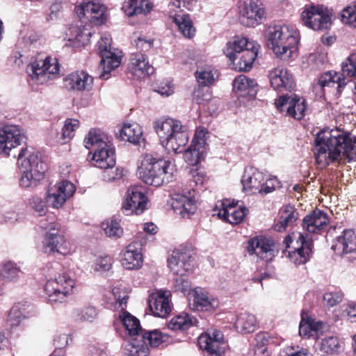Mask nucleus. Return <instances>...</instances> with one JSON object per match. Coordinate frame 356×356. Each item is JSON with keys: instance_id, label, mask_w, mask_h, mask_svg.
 <instances>
[{"instance_id": "obj_21", "label": "nucleus", "mask_w": 356, "mask_h": 356, "mask_svg": "<svg viewBox=\"0 0 356 356\" xmlns=\"http://www.w3.org/2000/svg\"><path fill=\"white\" fill-rule=\"evenodd\" d=\"M172 207L175 212L183 218H189L197 211V201L194 191L187 194L176 193L172 198Z\"/></svg>"}, {"instance_id": "obj_57", "label": "nucleus", "mask_w": 356, "mask_h": 356, "mask_svg": "<svg viewBox=\"0 0 356 356\" xmlns=\"http://www.w3.org/2000/svg\"><path fill=\"white\" fill-rule=\"evenodd\" d=\"M259 88L256 80L246 78V104L249 102H256V96Z\"/></svg>"}, {"instance_id": "obj_6", "label": "nucleus", "mask_w": 356, "mask_h": 356, "mask_svg": "<svg viewBox=\"0 0 356 356\" xmlns=\"http://www.w3.org/2000/svg\"><path fill=\"white\" fill-rule=\"evenodd\" d=\"M288 251V257L295 265L304 264L309 259L312 252V241L307 234L300 232L293 233L284 239Z\"/></svg>"}, {"instance_id": "obj_15", "label": "nucleus", "mask_w": 356, "mask_h": 356, "mask_svg": "<svg viewBox=\"0 0 356 356\" xmlns=\"http://www.w3.org/2000/svg\"><path fill=\"white\" fill-rule=\"evenodd\" d=\"M147 206V197L140 186H131L127 190L122 210L126 215L142 213Z\"/></svg>"}, {"instance_id": "obj_44", "label": "nucleus", "mask_w": 356, "mask_h": 356, "mask_svg": "<svg viewBox=\"0 0 356 356\" xmlns=\"http://www.w3.org/2000/svg\"><path fill=\"white\" fill-rule=\"evenodd\" d=\"M195 320L188 314L183 313L174 316L168 323V327L174 331L187 330L193 325Z\"/></svg>"}, {"instance_id": "obj_50", "label": "nucleus", "mask_w": 356, "mask_h": 356, "mask_svg": "<svg viewBox=\"0 0 356 356\" xmlns=\"http://www.w3.org/2000/svg\"><path fill=\"white\" fill-rule=\"evenodd\" d=\"M102 227L106 235L110 238H118L122 236L123 229L119 222L115 220H109L104 222Z\"/></svg>"}, {"instance_id": "obj_34", "label": "nucleus", "mask_w": 356, "mask_h": 356, "mask_svg": "<svg viewBox=\"0 0 356 356\" xmlns=\"http://www.w3.org/2000/svg\"><path fill=\"white\" fill-rule=\"evenodd\" d=\"M149 305L154 315L161 318H165L171 310L168 297L165 292H158L151 296Z\"/></svg>"}, {"instance_id": "obj_42", "label": "nucleus", "mask_w": 356, "mask_h": 356, "mask_svg": "<svg viewBox=\"0 0 356 356\" xmlns=\"http://www.w3.org/2000/svg\"><path fill=\"white\" fill-rule=\"evenodd\" d=\"M148 350L145 342L140 337H136L125 345L124 356H147Z\"/></svg>"}, {"instance_id": "obj_2", "label": "nucleus", "mask_w": 356, "mask_h": 356, "mask_svg": "<svg viewBox=\"0 0 356 356\" xmlns=\"http://www.w3.org/2000/svg\"><path fill=\"white\" fill-rule=\"evenodd\" d=\"M153 129L161 145L175 154L184 152V159L190 165H195L204 159L205 152L191 145L185 149L189 140V133L182 123L173 118H160L153 123Z\"/></svg>"}, {"instance_id": "obj_55", "label": "nucleus", "mask_w": 356, "mask_h": 356, "mask_svg": "<svg viewBox=\"0 0 356 356\" xmlns=\"http://www.w3.org/2000/svg\"><path fill=\"white\" fill-rule=\"evenodd\" d=\"M196 79L202 86H209L213 83L214 74L210 67L201 68L196 72Z\"/></svg>"}, {"instance_id": "obj_31", "label": "nucleus", "mask_w": 356, "mask_h": 356, "mask_svg": "<svg viewBox=\"0 0 356 356\" xmlns=\"http://www.w3.org/2000/svg\"><path fill=\"white\" fill-rule=\"evenodd\" d=\"M129 70L137 78H143L153 74L154 67L149 64L145 56L140 53L132 54Z\"/></svg>"}, {"instance_id": "obj_33", "label": "nucleus", "mask_w": 356, "mask_h": 356, "mask_svg": "<svg viewBox=\"0 0 356 356\" xmlns=\"http://www.w3.org/2000/svg\"><path fill=\"white\" fill-rule=\"evenodd\" d=\"M332 249L338 254H344L356 250V234L352 229L344 230L343 234L338 236Z\"/></svg>"}, {"instance_id": "obj_22", "label": "nucleus", "mask_w": 356, "mask_h": 356, "mask_svg": "<svg viewBox=\"0 0 356 356\" xmlns=\"http://www.w3.org/2000/svg\"><path fill=\"white\" fill-rule=\"evenodd\" d=\"M245 48V39L241 38L229 42L224 51L225 54L231 61L230 65L236 71L245 70V60H243Z\"/></svg>"}, {"instance_id": "obj_18", "label": "nucleus", "mask_w": 356, "mask_h": 356, "mask_svg": "<svg viewBox=\"0 0 356 356\" xmlns=\"http://www.w3.org/2000/svg\"><path fill=\"white\" fill-rule=\"evenodd\" d=\"M74 11L82 22H88L95 26L103 24L106 19V8L99 3L84 2L76 6Z\"/></svg>"}, {"instance_id": "obj_30", "label": "nucleus", "mask_w": 356, "mask_h": 356, "mask_svg": "<svg viewBox=\"0 0 356 356\" xmlns=\"http://www.w3.org/2000/svg\"><path fill=\"white\" fill-rule=\"evenodd\" d=\"M93 165L102 169H108L115 165V150L111 144L95 150L92 156Z\"/></svg>"}, {"instance_id": "obj_45", "label": "nucleus", "mask_w": 356, "mask_h": 356, "mask_svg": "<svg viewBox=\"0 0 356 356\" xmlns=\"http://www.w3.org/2000/svg\"><path fill=\"white\" fill-rule=\"evenodd\" d=\"M140 338L145 343L148 342L152 347H158L163 343L167 341L169 336L167 334H163L158 330L152 331H145L143 330Z\"/></svg>"}, {"instance_id": "obj_37", "label": "nucleus", "mask_w": 356, "mask_h": 356, "mask_svg": "<svg viewBox=\"0 0 356 356\" xmlns=\"http://www.w3.org/2000/svg\"><path fill=\"white\" fill-rule=\"evenodd\" d=\"M152 5L149 0H128L123 4L122 9L127 16L140 14L146 15L150 12Z\"/></svg>"}, {"instance_id": "obj_23", "label": "nucleus", "mask_w": 356, "mask_h": 356, "mask_svg": "<svg viewBox=\"0 0 356 356\" xmlns=\"http://www.w3.org/2000/svg\"><path fill=\"white\" fill-rule=\"evenodd\" d=\"M64 86L68 90L90 91L92 88L93 78L84 71L74 72L65 78Z\"/></svg>"}, {"instance_id": "obj_28", "label": "nucleus", "mask_w": 356, "mask_h": 356, "mask_svg": "<svg viewBox=\"0 0 356 356\" xmlns=\"http://www.w3.org/2000/svg\"><path fill=\"white\" fill-rule=\"evenodd\" d=\"M328 224L327 214L320 209H315L307 214L302 220V228L309 233H317Z\"/></svg>"}, {"instance_id": "obj_61", "label": "nucleus", "mask_w": 356, "mask_h": 356, "mask_svg": "<svg viewBox=\"0 0 356 356\" xmlns=\"http://www.w3.org/2000/svg\"><path fill=\"white\" fill-rule=\"evenodd\" d=\"M79 316L81 321L92 322L97 318V312L94 307H86L80 310Z\"/></svg>"}, {"instance_id": "obj_16", "label": "nucleus", "mask_w": 356, "mask_h": 356, "mask_svg": "<svg viewBox=\"0 0 356 356\" xmlns=\"http://www.w3.org/2000/svg\"><path fill=\"white\" fill-rule=\"evenodd\" d=\"M237 203L234 200L229 199L218 201L213 209V216H217L220 219L232 225L242 222L245 218V208L237 207Z\"/></svg>"}, {"instance_id": "obj_26", "label": "nucleus", "mask_w": 356, "mask_h": 356, "mask_svg": "<svg viewBox=\"0 0 356 356\" xmlns=\"http://www.w3.org/2000/svg\"><path fill=\"white\" fill-rule=\"evenodd\" d=\"M138 243H131L121 254V264L128 270L138 269L143 264L141 249Z\"/></svg>"}, {"instance_id": "obj_39", "label": "nucleus", "mask_w": 356, "mask_h": 356, "mask_svg": "<svg viewBox=\"0 0 356 356\" xmlns=\"http://www.w3.org/2000/svg\"><path fill=\"white\" fill-rule=\"evenodd\" d=\"M120 322L122 323L127 334L130 337H140L143 330L142 329L139 320L131 315L130 313L122 311L119 316Z\"/></svg>"}, {"instance_id": "obj_58", "label": "nucleus", "mask_w": 356, "mask_h": 356, "mask_svg": "<svg viewBox=\"0 0 356 356\" xmlns=\"http://www.w3.org/2000/svg\"><path fill=\"white\" fill-rule=\"evenodd\" d=\"M25 316L19 310L17 306H14L11 308L8 316V322L11 327L19 326L21 323L24 320Z\"/></svg>"}, {"instance_id": "obj_38", "label": "nucleus", "mask_w": 356, "mask_h": 356, "mask_svg": "<svg viewBox=\"0 0 356 356\" xmlns=\"http://www.w3.org/2000/svg\"><path fill=\"white\" fill-rule=\"evenodd\" d=\"M83 23L81 21L80 24H76L70 27L67 33L69 41L77 42L79 45H86L89 42L92 33L86 28V25L82 24Z\"/></svg>"}, {"instance_id": "obj_17", "label": "nucleus", "mask_w": 356, "mask_h": 356, "mask_svg": "<svg viewBox=\"0 0 356 356\" xmlns=\"http://www.w3.org/2000/svg\"><path fill=\"white\" fill-rule=\"evenodd\" d=\"M248 250L260 259L268 261L278 253V246L272 238L260 235L248 241Z\"/></svg>"}, {"instance_id": "obj_13", "label": "nucleus", "mask_w": 356, "mask_h": 356, "mask_svg": "<svg viewBox=\"0 0 356 356\" xmlns=\"http://www.w3.org/2000/svg\"><path fill=\"white\" fill-rule=\"evenodd\" d=\"M275 106L280 113L297 120L305 117L307 108L305 100L296 95L280 96L275 100Z\"/></svg>"}, {"instance_id": "obj_62", "label": "nucleus", "mask_w": 356, "mask_h": 356, "mask_svg": "<svg viewBox=\"0 0 356 356\" xmlns=\"http://www.w3.org/2000/svg\"><path fill=\"white\" fill-rule=\"evenodd\" d=\"M154 90L162 96L169 97L174 93V86L170 81H162Z\"/></svg>"}, {"instance_id": "obj_40", "label": "nucleus", "mask_w": 356, "mask_h": 356, "mask_svg": "<svg viewBox=\"0 0 356 356\" xmlns=\"http://www.w3.org/2000/svg\"><path fill=\"white\" fill-rule=\"evenodd\" d=\"M172 19L184 36L191 38L195 35L196 30L188 15H175L172 16Z\"/></svg>"}, {"instance_id": "obj_35", "label": "nucleus", "mask_w": 356, "mask_h": 356, "mask_svg": "<svg viewBox=\"0 0 356 356\" xmlns=\"http://www.w3.org/2000/svg\"><path fill=\"white\" fill-rule=\"evenodd\" d=\"M280 218L274 225V230L282 232L289 226H292L298 220L299 214L297 210L291 205L284 206L280 211Z\"/></svg>"}, {"instance_id": "obj_3", "label": "nucleus", "mask_w": 356, "mask_h": 356, "mask_svg": "<svg viewBox=\"0 0 356 356\" xmlns=\"http://www.w3.org/2000/svg\"><path fill=\"white\" fill-rule=\"evenodd\" d=\"M267 46L277 57L289 60L297 55L299 33L291 25L279 24L268 28Z\"/></svg>"}, {"instance_id": "obj_8", "label": "nucleus", "mask_w": 356, "mask_h": 356, "mask_svg": "<svg viewBox=\"0 0 356 356\" xmlns=\"http://www.w3.org/2000/svg\"><path fill=\"white\" fill-rule=\"evenodd\" d=\"M97 46L102 58L99 63L102 72L99 77L106 80L110 76V72L120 66L122 59L120 52L111 47L110 35L102 36L98 41Z\"/></svg>"}, {"instance_id": "obj_49", "label": "nucleus", "mask_w": 356, "mask_h": 356, "mask_svg": "<svg viewBox=\"0 0 356 356\" xmlns=\"http://www.w3.org/2000/svg\"><path fill=\"white\" fill-rule=\"evenodd\" d=\"M209 137V132L204 127H199L196 129L191 145L206 152L207 140Z\"/></svg>"}, {"instance_id": "obj_14", "label": "nucleus", "mask_w": 356, "mask_h": 356, "mask_svg": "<svg viewBox=\"0 0 356 356\" xmlns=\"http://www.w3.org/2000/svg\"><path fill=\"white\" fill-rule=\"evenodd\" d=\"M23 129L18 125L8 124L0 127V154L10 156L11 151L25 141Z\"/></svg>"}, {"instance_id": "obj_60", "label": "nucleus", "mask_w": 356, "mask_h": 356, "mask_svg": "<svg viewBox=\"0 0 356 356\" xmlns=\"http://www.w3.org/2000/svg\"><path fill=\"white\" fill-rule=\"evenodd\" d=\"M29 205L38 216H43L46 213V204L41 197H31L29 200Z\"/></svg>"}, {"instance_id": "obj_29", "label": "nucleus", "mask_w": 356, "mask_h": 356, "mask_svg": "<svg viewBox=\"0 0 356 356\" xmlns=\"http://www.w3.org/2000/svg\"><path fill=\"white\" fill-rule=\"evenodd\" d=\"M266 19V10L261 0H250L246 5V27H255Z\"/></svg>"}, {"instance_id": "obj_36", "label": "nucleus", "mask_w": 356, "mask_h": 356, "mask_svg": "<svg viewBox=\"0 0 356 356\" xmlns=\"http://www.w3.org/2000/svg\"><path fill=\"white\" fill-rule=\"evenodd\" d=\"M121 140L132 144H138L142 138V127L137 123H124L119 131Z\"/></svg>"}, {"instance_id": "obj_63", "label": "nucleus", "mask_w": 356, "mask_h": 356, "mask_svg": "<svg viewBox=\"0 0 356 356\" xmlns=\"http://www.w3.org/2000/svg\"><path fill=\"white\" fill-rule=\"evenodd\" d=\"M174 287L176 291L186 293L191 289V283L185 275L179 276L175 280Z\"/></svg>"}, {"instance_id": "obj_51", "label": "nucleus", "mask_w": 356, "mask_h": 356, "mask_svg": "<svg viewBox=\"0 0 356 356\" xmlns=\"http://www.w3.org/2000/svg\"><path fill=\"white\" fill-rule=\"evenodd\" d=\"M245 76L241 74L233 82V92L241 106L245 101Z\"/></svg>"}, {"instance_id": "obj_20", "label": "nucleus", "mask_w": 356, "mask_h": 356, "mask_svg": "<svg viewBox=\"0 0 356 356\" xmlns=\"http://www.w3.org/2000/svg\"><path fill=\"white\" fill-rule=\"evenodd\" d=\"M198 344L204 351L205 356H220L223 344V335L216 330L202 334L198 338Z\"/></svg>"}, {"instance_id": "obj_7", "label": "nucleus", "mask_w": 356, "mask_h": 356, "mask_svg": "<svg viewBox=\"0 0 356 356\" xmlns=\"http://www.w3.org/2000/svg\"><path fill=\"white\" fill-rule=\"evenodd\" d=\"M26 72L33 81L43 84L58 76L60 64L56 58L46 57L31 62L27 65Z\"/></svg>"}, {"instance_id": "obj_11", "label": "nucleus", "mask_w": 356, "mask_h": 356, "mask_svg": "<svg viewBox=\"0 0 356 356\" xmlns=\"http://www.w3.org/2000/svg\"><path fill=\"white\" fill-rule=\"evenodd\" d=\"M250 174L246 179V192L264 195L272 193L276 188L280 186V183L276 177L267 179L265 175L253 168H250Z\"/></svg>"}, {"instance_id": "obj_64", "label": "nucleus", "mask_w": 356, "mask_h": 356, "mask_svg": "<svg viewBox=\"0 0 356 356\" xmlns=\"http://www.w3.org/2000/svg\"><path fill=\"white\" fill-rule=\"evenodd\" d=\"M280 356H312V354L307 349L296 350L293 347H286L280 352Z\"/></svg>"}, {"instance_id": "obj_19", "label": "nucleus", "mask_w": 356, "mask_h": 356, "mask_svg": "<svg viewBox=\"0 0 356 356\" xmlns=\"http://www.w3.org/2000/svg\"><path fill=\"white\" fill-rule=\"evenodd\" d=\"M76 191V187L72 182L63 180L51 187L47 193V203L52 207L59 209L72 197Z\"/></svg>"}, {"instance_id": "obj_27", "label": "nucleus", "mask_w": 356, "mask_h": 356, "mask_svg": "<svg viewBox=\"0 0 356 356\" xmlns=\"http://www.w3.org/2000/svg\"><path fill=\"white\" fill-rule=\"evenodd\" d=\"M218 300L204 289L197 287L193 290L192 309L197 311H211L218 307Z\"/></svg>"}, {"instance_id": "obj_46", "label": "nucleus", "mask_w": 356, "mask_h": 356, "mask_svg": "<svg viewBox=\"0 0 356 356\" xmlns=\"http://www.w3.org/2000/svg\"><path fill=\"white\" fill-rule=\"evenodd\" d=\"M341 345L337 337H329L321 340L319 350L323 354H334L339 352Z\"/></svg>"}, {"instance_id": "obj_1", "label": "nucleus", "mask_w": 356, "mask_h": 356, "mask_svg": "<svg viewBox=\"0 0 356 356\" xmlns=\"http://www.w3.org/2000/svg\"><path fill=\"white\" fill-rule=\"evenodd\" d=\"M315 143L316 160L322 168L333 161H350L356 155V137L339 129L321 131Z\"/></svg>"}, {"instance_id": "obj_10", "label": "nucleus", "mask_w": 356, "mask_h": 356, "mask_svg": "<svg viewBox=\"0 0 356 356\" xmlns=\"http://www.w3.org/2000/svg\"><path fill=\"white\" fill-rule=\"evenodd\" d=\"M75 285V280L63 273L54 280H48L44 290L49 302H63L74 292Z\"/></svg>"}, {"instance_id": "obj_24", "label": "nucleus", "mask_w": 356, "mask_h": 356, "mask_svg": "<svg viewBox=\"0 0 356 356\" xmlns=\"http://www.w3.org/2000/svg\"><path fill=\"white\" fill-rule=\"evenodd\" d=\"M191 256L189 252L175 250L168 259V266L173 274L184 276L192 270Z\"/></svg>"}, {"instance_id": "obj_53", "label": "nucleus", "mask_w": 356, "mask_h": 356, "mask_svg": "<svg viewBox=\"0 0 356 356\" xmlns=\"http://www.w3.org/2000/svg\"><path fill=\"white\" fill-rule=\"evenodd\" d=\"M341 20L343 23L356 28V2L353 6H348L342 10Z\"/></svg>"}, {"instance_id": "obj_41", "label": "nucleus", "mask_w": 356, "mask_h": 356, "mask_svg": "<svg viewBox=\"0 0 356 356\" xmlns=\"http://www.w3.org/2000/svg\"><path fill=\"white\" fill-rule=\"evenodd\" d=\"M108 138L101 131L93 129L90 130L84 139V145L87 149H99L108 144Z\"/></svg>"}, {"instance_id": "obj_47", "label": "nucleus", "mask_w": 356, "mask_h": 356, "mask_svg": "<svg viewBox=\"0 0 356 356\" xmlns=\"http://www.w3.org/2000/svg\"><path fill=\"white\" fill-rule=\"evenodd\" d=\"M112 294L115 300V307L122 311L127 308L129 298L128 291L122 284H118L112 289Z\"/></svg>"}, {"instance_id": "obj_54", "label": "nucleus", "mask_w": 356, "mask_h": 356, "mask_svg": "<svg viewBox=\"0 0 356 356\" xmlns=\"http://www.w3.org/2000/svg\"><path fill=\"white\" fill-rule=\"evenodd\" d=\"M343 299V294L341 291L327 292L323 297V305L327 308L333 307L339 305L342 302Z\"/></svg>"}, {"instance_id": "obj_59", "label": "nucleus", "mask_w": 356, "mask_h": 356, "mask_svg": "<svg viewBox=\"0 0 356 356\" xmlns=\"http://www.w3.org/2000/svg\"><path fill=\"white\" fill-rule=\"evenodd\" d=\"M341 316L351 322L356 321V303L351 302L341 307Z\"/></svg>"}, {"instance_id": "obj_12", "label": "nucleus", "mask_w": 356, "mask_h": 356, "mask_svg": "<svg viewBox=\"0 0 356 356\" xmlns=\"http://www.w3.org/2000/svg\"><path fill=\"white\" fill-rule=\"evenodd\" d=\"M301 18L304 24L314 30L328 29L332 24L330 12L323 6H310L305 9Z\"/></svg>"}, {"instance_id": "obj_5", "label": "nucleus", "mask_w": 356, "mask_h": 356, "mask_svg": "<svg viewBox=\"0 0 356 356\" xmlns=\"http://www.w3.org/2000/svg\"><path fill=\"white\" fill-rule=\"evenodd\" d=\"M17 163L22 173L19 184L24 188H33L44 179L46 164L38 154L28 149H22L17 156Z\"/></svg>"}, {"instance_id": "obj_43", "label": "nucleus", "mask_w": 356, "mask_h": 356, "mask_svg": "<svg viewBox=\"0 0 356 356\" xmlns=\"http://www.w3.org/2000/svg\"><path fill=\"white\" fill-rule=\"evenodd\" d=\"M270 336L267 332H259L252 339L251 344L254 347V356H269L267 346Z\"/></svg>"}, {"instance_id": "obj_52", "label": "nucleus", "mask_w": 356, "mask_h": 356, "mask_svg": "<svg viewBox=\"0 0 356 356\" xmlns=\"http://www.w3.org/2000/svg\"><path fill=\"white\" fill-rule=\"evenodd\" d=\"M79 121L74 119H69L65 122L62 129L63 143L68 142L74 136L75 130L79 127Z\"/></svg>"}, {"instance_id": "obj_56", "label": "nucleus", "mask_w": 356, "mask_h": 356, "mask_svg": "<svg viewBox=\"0 0 356 356\" xmlns=\"http://www.w3.org/2000/svg\"><path fill=\"white\" fill-rule=\"evenodd\" d=\"M341 70L343 75L356 77V54H350L343 63Z\"/></svg>"}, {"instance_id": "obj_25", "label": "nucleus", "mask_w": 356, "mask_h": 356, "mask_svg": "<svg viewBox=\"0 0 356 356\" xmlns=\"http://www.w3.org/2000/svg\"><path fill=\"white\" fill-rule=\"evenodd\" d=\"M346 85V81L343 74L335 71H328L319 77L318 82L314 85L313 88L316 95L322 96L325 87H336L340 91Z\"/></svg>"}, {"instance_id": "obj_32", "label": "nucleus", "mask_w": 356, "mask_h": 356, "mask_svg": "<svg viewBox=\"0 0 356 356\" xmlns=\"http://www.w3.org/2000/svg\"><path fill=\"white\" fill-rule=\"evenodd\" d=\"M271 86L274 90L282 91L283 89L291 90L293 88V78L289 71L282 67H277L269 72Z\"/></svg>"}, {"instance_id": "obj_9", "label": "nucleus", "mask_w": 356, "mask_h": 356, "mask_svg": "<svg viewBox=\"0 0 356 356\" xmlns=\"http://www.w3.org/2000/svg\"><path fill=\"white\" fill-rule=\"evenodd\" d=\"M46 230L42 241V251L47 254L55 252L63 255L69 254L71 245L65 236L60 234V226L56 223H50L47 226L41 225Z\"/></svg>"}, {"instance_id": "obj_4", "label": "nucleus", "mask_w": 356, "mask_h": 356, "mask_svg": "<svg viewBox=\"0 0 356 356\" xmlns=\"http://www.w3.org/2000/svg\"><path fill=\"white\" fill-rule=\"evenodd\" d=\"M175 170L169 160L146 154L140 157L137 173L145 184L160 186L174 178Z\"/></svg>"}, {"instance_id": "obj_48", "label": "nucleus", "mask_w": 356, "mask_h": 356, "mask_svg": "<svg viewBox=\"0 0 356 356\" xmlns=\"http://www.w3.org/2000/svg\"><path fill=\"white\" fill-rule=\"evenodd\" d=\"M20 272V268L15 263L6 261L3 264L1 276L5 281L12 282L18 278Z\"/></svg>"}]
</instances>
